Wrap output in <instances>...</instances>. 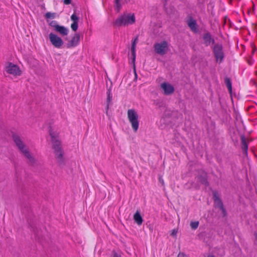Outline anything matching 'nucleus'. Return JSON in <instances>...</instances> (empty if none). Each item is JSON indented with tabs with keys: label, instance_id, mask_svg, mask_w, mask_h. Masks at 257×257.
Returning <instances> with one entry per match:
<instances>
[{
	"label": "nucleus",
	"instance_id": "nucleus-1",
	"mask_svg": "<svg viewBox=\"0 0 257 257\" xmlns=\"http://www.w3.org/2000/svg\"><path fill=\"white\" fill-rule=\"evenodd\" d=\"M50 135L51 137L52 148L54 150L55 159L60 165L63 164L64 163V153L62 148L61 141L58 138V135L54 132L50 131Z\"/></svg>",
	"mask_w": 257,
	"mask_h": 257
},
{
	"label": "nucleus",
	"instance_id": "nucleus-2",
	"mask_svg": "<svg viewBox=\"0 0 257 257\" xmlns=\"http://www.w3.org/2000/svg\"><path fill=\"white\" fill-rule=\"evenodd\" d=\"M136 23V17L133 13L125 12L119 15L113 22L115 27H127Z\"/></svg>",
	"mask_w": 257,
	"mask_h": 257
},
{
	"label": "nucleus",
	"instance_id": "nucleus-3",
	"mask_svg": "<svg viewBox=\"0 0 257 257\" xmlns=\"http://www.w3.org/2000/svg\"><path fill=\"white\" fill-rule=\"evenodd\" d=\"M127 119L134 132H137L139 127V116L134 109H129L127 111Z\"/></svg>",
	"mask_w": 257,
	"mask_h": 257
},
{
	"label": "nucleus",
	"instance_id": "nucleus-4",
	"mask_svg": "<svg viewBox=\"0 0 257 257\" xmlns=\"http://www.w3.org/2000/svg\"><path fill=\"white\" fill-rule=\"evenodd\" d=\"M154 50L156 53L163 55L169 50V45L167 41H163L154 44Z\"/></svg>",
	"mask_w": 257,
	"mask_h": 257
},
{
	"label": "nucleus",
	"instance_id": "nucleus-5",
	"mask_svg": "<svg viewBox=\"0 0 257 257\" xmlns=\"http://www.w3.org/2000/svg\"><path fill=\"white\" fill-rule=\"evenodd\" d=\"M5 71L9 74L19 76L22 74L23 69L18 65H7L5 67Z\"/></svg>",
	"mask_w": 257,
	"mask_h": 257
},
{
	"label": "nucleus",
	"instance_id": "nucleus-6",
	"mask_svg": "<svg viewBox=\"0 0 257 257\" xmlns=\"http://www.w3.org/2000/svg\"><path fill=\"white\" fill-rule=\"evenodd\" d=\"M49 38L51 44L56 48H60L63 44L62 39L53 33L49 34Z\"/></svg>",
	"mask_w": 257,
	"mask_h": 257
},
{
	"label": "nucleus",
	"instance_id": "nucleus-7",
	"mask_svg": "<svg viewBox=\"0 0 257 257\" xmlns=\"http://www.w3.org/2000/svg\"><path fill=\"white\" fill-rule=\"evenodd\" d=\"M20 152L25 156L30 163L33 164L35 163V159L30 153L29 149L26 145L18 148Z\"/></svg>",
	"mask_w": 257,
	"mask_h": 257
},
{
	"label": "nucleus",
	"instance_id": "nucleus-8",
	"mask_svg": "<svg viewBox=\"0 0 257 257\" xmlns=\"http://www.w3.org/2000/svg\"><path fill=\"white\" fill-rule=\"evenodd\" d=\"M160 87L163 90L164 94L166 95L173 94L175 90L174 86L172 84L166 82L161 83Z\"/></svg>",
	"mask_w": 257,
	"mask_h": 257
},
{
	"label": "nucleus",
	"instance_id": "nucleus-9",
	"mask_svg": "<svg viewBox=\"0 0 257 257\" xmlns=\"http://www.w3.org/2000/svg\"><path fill=\"white\" fill-rule=\"evenodd\" d=\"M213 52L217 61L220 63L223 58L222 46L219 44L215 45L213 48Z\"/></svg>",
	"mask_w": 257,
	"mask_h": 257
},
{
	"label": "nucleus",
	"instance_id": "nucleus-10",
	"mask_svg": "<svg viewBox=\"0 0 257 257\" xmlns=\"http://www.w3.org/2000/svg\"><path fill=\"white\" fill-rule=\"evenodd\" d=\"M12 139L18 148H19L25 145L21 138L17 134H13L12 136Z\"/></svg>",
	"mask_w": 257,
	"mask_h": 257
},
{
	"label": "nucleus",
	"instance_id": "nucleus-11",
	"mask_svg": "<svg viewBox=\"0 0 257 257\" xmlns=\"http://www.w3.org/2000/svg\"><path fill=\"white\" fill-rule=\"evenodd\" d=\"M241 148L243 150V153L245 155H247V150H248V141L246 140L245 137L244 136H241Z\"/></svg>",
	"mask_w": 257,
	"mask_h": 257
},
{
	"label": "nucleus",
	"instance_id": "nucleus-12",
	"mask_svg": "<svg viewBox=\"0 0 257 257\" xmlns=\"http://www.w3.org/2000/svg\"><path fill=\"white\" fill-rule=\"evenodd\" d=\"M71 20L73 22L71 25V28L73 31H76L78 29V18L75 14H73L71 17Z\"/></svg>",
	"mask_w": 257,
	"mask_h": 257
},
{
	"label": "nucleus",
	"instance_id": "nucleus-13",
	"mask_svg": "<svg viewBox=\"0 0 257 257\" xmlns=\"http://www.w3.org/2000/svg\"><path fill=\"white\" fill-rule=\"evenodd\" d=\"M107 99H106V114L108 115V111L109 107V105L112 100V95L111 94V90L110 89H108L107 90Z\"/></svg>",
	"mask_w": 257,
	"mask_h": 257
},
{
	"label": "nucleus",
	"instance_id": "nucleus-14",
	"mask_svg": "<svg viewBox=\"0 0 257 257\" xmlns=\"http://www.w3.org/2000/svg\"><path fill=\"white\" fill-rule=\"evenodd\" d=\"M187 24L189 28L192 31L195 32L197 30V26L196 21L192 18H190L187 21Z\"/></svg>",
	"mask_w": 257,
	"mask_h": 257
},
{
	"label": "nucleus",
	"instance_id": "nucleus-15",
	"mask_svg": "<svg viewBox=\"0 0 257 257\" xmlns=\"http://www.w3.org/2000/svg\"><path fill=\"white\" fill-rule=\"evenodd\" d=\"M213 199L215 205L219 208H222V206H223V203L220 199L218 196L217 193L216 192L213 193Z\"/></svg>",
	"mask_w": 257,
	"mask_h": 257
},
{
	"label": "nucleus",
	"instance_id": "nucleus-16",
	"mask_svg": "<svg viewBox=\"0 0 257 257\" xmlns=\"http://www.w3.org/2000/svg\"><path fill=\"white\" fill-rule=\"evenodd\" d=\"M55 31L63 36L67 35L68 33V30L67 28L59 25L56 26Z\"/></svg>",
	"mask_w": 257,
	"mask_h": 257
},
{
	"label": "nucleus",
	"instance_id": "nucleus-17",
	"mask_svg": "<svg viewBox=\"0 0 257 257\" xmlns=\"http://www.w3.org/2000/svg\"><path fill=\"white\" fill-rule=\"evenodd\" d=\"M138 41V37H136L133 41L132 44L131 51L132 56L133 57V61H134L135 58L136 56V46H137Z\"/></svg>",
	"mask_w": 257,
	"mask_h": 257
},
{
	"label": "nucleus",
	"instance_id": "nucleus-18",
	"mask_svg": "<svg viewBox=\"0 0 257 257\" xmlns=\"http://www.w3.org/2000/svg\"><path fill=\"white\" fill-rule=\"evenodd\" d=\"M134 219L137 223V224L140 225L143 223V218L139 211H137L134 215Z\"/></svg>",
	"mask_w": 257,
	"mask_h": 257
},
{
	"label": "nucleus",
	"instance_id": "nucleus-19",
	"mask_svg": "<svg viewBox=\"0 0 257 257\" xmlns=\"http://www.w3.org/2000/svg\"><path fill=\"white\" fill-rule=\"evenodd\" d=\"M79 41V35H75L72 39V40L69 42L68 45L69 47H74L76 46Z\"/></svg>",
	"mask_w": 257,
	"mask_h": 257
},
{
	"label": "nucleus",
	"instance_id": "nucleus-20",
	"mask_svg": "<svg viewBox=\"0 0 257 257\" xmlns=\"http://www.w3.org/2000/svg\"><path fill=\"white\" fill-rule=\"evenodd\" d=\"M203 39L204 43L207 46L210 45L211 43H212L214 41L213 39L211 38V35L208 33H206L204 35Z\"/></svg>",
	"mask_w": 257,
	"mask_h": 257
},
{
	"label": "nucleus",
	"instance_id": "nucleus-21",
	"mask_svg": "<svg viewBox=\"0 0 257 257\" xmlns=\"http://www.w3.org/2000/svg\"><path fill=\"white\" fill-rule=\"evenodd\" d=\"M130 1V0H124V2L126 3L129 2ZM114 3L115 10L117 12H118L122 6L121 0H114Z\"/></svg>",
	"mask_w": 257,
	"mask_h": 257
},
{
	"label": "nucleus",
	"instance_id": "nucleus-22",
	"mask_svg": "<svg viewBox=\"0 0 257 257\" xmlns=\"http://www.w3.org/2000/svg\"><path fill=\"white\" fill-rule=\"evenodd\" d=\"M225 83L228 88L229 92L230 94H232V83L231 80L228 77H226L224 79Z\"/></svg>",
	"mask_w": 257,
	"mask_h": 257
},
{
	"label": "nucleus",
	"instance_id": "nucleus-23",
	"mask_svg": "<svg viewBox=\"0 0 257 257\" xmlns=\"http://www.w3.org/2000/svg\"><path fill=\"white\" fill-rule=\"evenodd\" d=\"M198 180L202 184L205 185H208V183L207 180V177L206 174H204L203 176L198 177Z\"/></svg>",
	"mask_w": 257,
	"mask_h": 257
},
{
	"label": "nucleus",
	"instance_id": "nucleus-24",
	"mask_svg": "<svg viewBox=\"0 0 257 257\" xmlns=\"http://www.w3.org/2000/svg\"><path fill=\"white\" fill-rule=\"evenodd\" d=\"M56 13L48 12L45 14V18L46 19H54L56 17Z\"/></svg>",
	"mask_w": 257,
	"mask_h": 257
},
{
	"label": "nucleus",
	"instance_id": "nucleus-25",
	"mask_svg": "<svg viewBox=\"0 0 257 257\" xmlns=\"http://www.w3.org/2000/svg\"><path fill=\"white\" fill-rule=\"evenodd\" d=\"M199 225L198 221H192L190 223V226L192 229H196L198 228Z\"/></svg>",
	"mask_w": 257,
	"mask_h": 257
},
{
	"label": "nucleus",
	"instance_id": "nucleus-26",
	"mask_svg": "<svg viewBox=\"0 0 257 257\" xmlns=\"http://www.w3.org/2000/svg\"><path fill=\"white\" fill-rule=\"evenodd\" d=\"M50 26L53 27L55 28V30H56V26H58V25L56 24L55 21H52L49 24Z\"/></svg>",
	"mask_w": 257,
	"mask_h": 257
},
{
	"label": "nucleus",
	"instance_id": "nucleus-27",
	"mask_svg": "<svg viewBox=\"0 0 257 257\" xmlns=\"http://www.w3.org/2000/svg\"><path fill=\"white\" fill-rule=\"evenodd\" d=\"M177 257H189V256L186 255V254H185L183 252H180L178 254Z\"/></svg>",
	"mask_w": 257,
	"mask_h": 257
},
{
	"label": "nucleus",
	"instance_id": "nucleus-28",
	"mask_svg": "<svg viewBox=\"0 0 257 257\" xmlns=\"http://www.w3.org/2000/svg\"><path fill=\"white\" fill-rule=\"evenodd\" d=\"M112 257H120V256L115 251H113V252H112Z\"/></svg>",
	"mask_w": 257,
	"mask_h": 257
},
{
	"label": "nucleus",
	"instance_id": "nucleus-29",
	"mask_svg": "<svg viewBox=\"0 0 257 257\" xmlns=\"http://www.w3.org/2000/svg\"><path fill=\"white\" fill-rule=\"evenodd\" d=\"M177 233V231L175 229H173L172 231L171 235L172 236H176Z\"/></svg>",
	"mask_w": 257,
	"mask_h": 257
},
{
	"label": "nucleus",
	"instance_id": "nucleus-30",
	"mask_svg": "<svg viewBox=\"0 0 257 257\" xmlns=\"http://www.w3.org/2000/svg\"><path fill=\"white\" fill-rule=\"evenodd\" d=\"M220 209H221L222 210V213H223L224 216H225V214H226V211H225V210L223 206H222V208H220Z\"/></svg>",
	"mask_w": 257,
	"mask_h": 257
},
{
	"label": "nucleus",
	"instance_id": "nucleus-31",
	"mask_svg": "<svg viewBox=\"0 0 257 257\" xmlns=\"http://www.w3.org/2000/svg\"><path fill=\"white\" fill-rule=\"evenodd\" d=\"M64 3L66 5H69L71 3V0H64Z\"/></svg>",
	"mask_w": 257,
	"mask_h": 257
},
{
	"label": "nucleus",
	"instance_id": "nucleus-32",
	"mask_svg": "<svg viewBox=\"0 0 257 257\" xmlns=\"http://www.w3.org/2000/svg\"><path fill=\"white\" fill-rule=\"evenodd\" d=\"M133 69H134L135 75L136 77H137V72H136V65H133Z\"/></svg>",
	"mask_w": 257,
	"mask_h": 257
},
{
	"label": "nucleus",
	"instance_id": "nucleus-33",
	"mask_svg": "<svg viewBox=\"0 0 257 257\" xmlns=\"http://www.w3.org/2000/svg\"><path fill=\"white\" fill-rule=\"evenodd\" d=\"M159 181L162 183L163 185L164 184V180L162 178H160Z\"/></svg>",
	"mask_w": 257,
	"mask_h": 257
}]
</instances>
